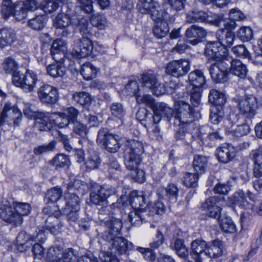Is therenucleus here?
<instances>
[{"mask_svg":"<svg viewBox=\"0 0 262 262\" xmlns=\"http://www.w3.org/2000/svg\"><path fill=\"white\" fill-rule=\"evenodd\" d=\"M144 145L141 141L128 139L124 143V160L126 168L130 170L131 176L136 181L142 183L145 181V173L138 168L142 161Z\"/></svg>","mask_w":262,"mask_h":262,"instance_id":"f257e3e1","label":"nucleus"},{"mask_svg":"<svg viewBox=\"0 0 262 262\" xmlns=\"http://www.w3.org/2000/svg\"><path fill=\"white\" fill-rule=\"evenodd\" d=\"M31 205L27 203L14 202L12 205L9 201L0 203V218L5 222L15 226L23 222V217L27 215L31 211Z\"/></svg>","mask_w":262,"mask_h":262,"instance_id":"f03ea898","label":"nucleus"},{"mask_svg":"<svg viewBox=\"0 0 262 262\" xmlns=\"http://www.w3.org/2000/svg\"><path fill=\"white\" fill-rule=\"evenodd\" d=\"M38 4L36 0H23L13 4L11 0H3L1 11L5 18L13 16L17 20L26 19L30 12L37 9Z\"/></svg>","mask_w":262,"mask_h":262,"instance_id":"7ed1b4c3","label":"nucleus"},{"mask_svg":"<svg viewBox=\"0 0 262 262\" xmlns=\"http://www.w3.org/2000/svg\"><path fill=\"white\" fill-rule=\"evenodd\" d=\"M121 203L117 200V202L112 203L108 205V202L106 204L101 205L99 208V219L100 221V227L99 230L103 232L104 230H113L115 233L121 230L122 223L120 220L115 218L111 216V214L113 213V209L118 208L121 207Z\"/></svg>","mask_w":262,"mask_h":262,"instance_id":"20e7f679","label":"nucleus"},{"mask_svg":"<svg viewBox=\"0 0 262 262\" xmlns=\"http://www.w3.org/2000/svg\"><path fill=\"white\" fill-rule=\"evenodd\" d=\"M121 230L115 233L113 230H104L101 232L99 243L102 246H107L108 249L114 250L119 254H125L129 248L127 241L118 235L120 233ZM106 249L105 247H103Z\"/></svg>","mask_w":262,"mask_h":262,"instance_id":"39448f33","label":"nucleus"},{"mask_svg":"<svg viewBox=\"0 0 262 262\" xmlns=\"http://www.w3.org/2000/svg\"><path fill=\"white\" fill-rule=\"evenodd\" d=\"M39 81L37 74L33 71L28 70L25 74L14 72L12 78L13 84L20 88L25 92H32Z\"/></svg>","mask_w":262,"mask_h":262,"instance_id":"423d86ee","label":"nucleus"},{"mask_svg":"<svg viewBox=\"0 0 262 262\" xmlns=\"http://www.w3.org/2000/svg\"><path fill=\"white\" fill-rule=\"evenodd\" d=\"M235 102L239 114L248 119L254 117L259 106L257 98L252 95H247L242 99H237Z\"/></svg>","mask_w":262,"mask_h":262,"instance_id":"0eeeda50","label":"nucleus"},{"mask_svg":"<svg viewBox=\"0 0 262 262\" xmlns=\"http://www.w3.org/2000/svg\"><path fill=\"white\" fill-rule=\"evenodd\" d=\"M175 112L173 116L181 125H190L194 118V110L189 104L183 101H178L174 103Z\"/></svg>","mask_w":262,"mask_h":262,"instance_id":"6e6552de","label":"nucleus"},{"mask_svg":"<svg viewBox=\"0 0 262 262\" xmlns=\"http://www.w3.org/2000/svg\"><path fill=\"white\" fill-rule=\"evenodd\" d=\"M19 110L10 102L5 103L0 116V125L18 126L22 120Z\"/></svg>","mask_w":262,"mask_h":262,"instance_id":"1a4fd4ad","label":"nucleus"},{"mask_svg":"<svg viewBox=\"0 0 262 262\" xmlns=\"http://www.w3.org/2000/svg\"><path fill=\"white\" fill-rule=\"evenodd\" d=\"M141 82L143 87L149 89L156 96H160L166 93L163 83L160 82L157 74L152 71H148L141 75Z\"/></svg>","mask_w":262,"mask_h":262,"instance_id":"9d476101","label":"nucleus"},{"mask_svg":"<svg viewBox=\"0 0 262 262\" xmlns=\"http://www.w3.org/2000/svg\"><path fill=\"white\" fill-rule=\"evenodd\" d=\"M137 102L139 103L145 104L152 108L155 114H161L166 117L169 120L173 116L174 111L171 108L164 102H155L151 95L138 96Z\"/></svg>","mask_w":262,"mask_h":262,"instance_id":"9b49d317","label":"nucleus"},{"mask_svg":"<svg viewBox=\"0 0 262 262\" xmlns=\"http://www.w3.org/2000/svg\"><path fill=\"white\" fill-rule=\"evenodd\" d=\"M119 136L108 133L105 129H100L98 133L97 142L102 145L108 152L115 153L120 148Z\"/></svg>","mask_w":262,"mask_h":262,"instance_id":"f8f14e48","label":"nucleus"},{"mask_svg":"<svg viewBox=\"0 0 262 262\" xmlns=\"http://www.w3.org/2000/svg\"><path fill=\"white\" fill-rule=\"evenodd\" d=\"M137 9L142 14H148L153 20H157L165 15V11L153 0H139Z\"/></svg>","mask_w":262,"mask_h":262,"instance_id":"ddd939ff","label":"nucleus"},{"mask_svg":"<svg viewBox=\"0 0 262 262\" xmlns=\"http://www.w3.org/2000/svg\"><path fill=\"white\" fill-rule=\"evenodd\" d=\"M228 69L229 63L226 58L212 63L209 69L212 80L216 83L224 82L227 81Z\"/></svg>","mask_w":262,"mask_h":262,"instance_id":"4468645a","label":"nucleus"},{"mask_svg":"<svg viewBox=\"0 0 262 262\" xmlns=\"http://www.w3.org/2000/svg\"><path fill=\"white\" fill-rule=\"evenodd\" d=\"M37 95L40 101L46 104H54L58 100V89L51 85L45 84L37 90Z\"/></svg>","mask_w":262,"mask_h":262,"instance_id":"2eb2a0df","label":"nucleus"},{"mask_svg":"<svg viewBox=\"0 0 262 262\" xmlns=\"http://www.w3.org/2000/svg\"><path fill=\"white\" fill-rule=\"evenodd\" d=\"M190 70L189 62L185 59L175 60L169 62L165 72L173 77L179 78L185 75Z\"/></svg>","mask_w":262,"mask_h":262,"instance_id":"dca6fc26","label":"nucleus"},{"mask_svg":"<svg viewBox=\"0 0 262 262\" xmlns=\"http://www.w3.org/2000/svg\"><path fill=\"white\" fill-rule=\"evenodd\" d=\"M227 53L228 49L222 45L218 40L217 41H209L206 45L205 53L210 58L226 59Z\"/></svg>","mask_w":262,"mask_h":262,"instance_id":"f3484780","label":"nucleus"},{"mask_svg":"<svg viewBox=\"0 0 262 262\" xmlns=\"http://www.w3.org/2000/svg\"><path fill=\"white\" fill-rule=\"evenodd\" d=\"M94 48L91 40L87 37H82L77 40L75 49L72 51L74 57L81 58L87 57L92 52Z\"/></svg>","mask_w":262,"mask_h":262,"instance_id":"a211bd4d","label":"nucleus"},{"mask_svg":"<svg viewBox=\"0 0 262 262\" xmlns=\"http://www.w3.org/2000/svg\"><path fill=\"white\" fill-rule=\"evenodd\" d=\"M71 209H79V198L74 192L65 193L64 197L58 203V209L60 211H68Z\"/></svg>","mask_w":262,"mask_h":262,"instance_id":"6ab92c4d","label":"nucleus"},{"mask_svg":"<svg viewBox=\"0 0 262 262\" xmlns=\"http://www.w3.org/2000/svg\"><path fill=\"white\" fill-rule=\"evenodd\" d=\"M236 150L231 145L224 144L216 150V155L219 161L223 163H227L234 159Z\"/></svg>","mask_w":262,"mask_h":262,"instance_id":"aec40b11","label":"nucleus"},{"mask_svg":"<svg viewBox=\"0 0 262 262\" xmlns=\"http://www.w3.org/2000/svg\"><path fill=\"white\" fill-rule=\"evenodd\" d=\"M207 35V31L203 28L195 25H192L187 29L185 35L188 38H192L189 42L195 46L200 43L202 39Z\"/></svg>","mask_w":262,"mask_h":262,"instance_id":"412c9836","label":"nucleus"},{"mask_svg":"<svg viewBox=\"0 0 262 262\" xmlns=\"http://www.w3.org/2000/svg\"><path fill=\"white\" fill-rule=\"evenodd\" d=\"M169 18L168 14L165 12V15L157 20H154L155 25L152 31L154 35L158 38L165 37L169 32V27L167 20Z\"/></svg>","mask_w":262,"mask_h":262,"instance_id":"4be33fe9","label":"nucleus"},{"mask_svg":"<svg viewBox=\"0 0 262 262\" xmlns=\"http://www.w3.org/2000/svg\"><path fill=\"white\" fill-rule=\"evenodd\" d=\"M217 197H210L202 203L201 207L202 209L208 211V214L210 217L219 219L221 208L217 205Z\"/></svg>","mask_w":262,"mask_h":262,"instance_id":"5701e85b","label":"nucleus"},{"mask_svg":"<svg viewBox=\"0 0 262 262\" xmlns=\"http://www.w3.org/2000/svg\"><path fill=\"white\" fill-rule=\"evenodd\" d=\"M67 49V43L61 39L55 40L51 47V54L53 59L57 62H60Z\"/></svg>","mask_w":262,"mask_h":262,"instance_id":"b1692460","label":"nucleus"},{"mask_svg":"<svg viewBox=\"0 0 262 262\" xmlns=\"http://www.w3.org/2000/svg\"><path fill=\"white\" fill-rule=\"evenodd\" d=\"M129 202L134 210L145 212L147 208L149 209L150 204H147V200L142 194L139 195L136 191H133L130 194Z\"/></svg>","mask_w":262,"mask_h":262,"instance_id":"393cba45","label":"nucleus"},{"mask_svg":"<svg viewBox=\"0 0 262 262\" xmlns=\"http://www.w3.org/2000/svg\"><path fill=\"white\" fill-rule=\"evenodd\" d=\"M206 243L201 239H195L191 244L190 254L195 262H202V254H205Z\"/></svg>","mask_w":262,"mask_h":262,"instance_id":"a878e982","label":"nucleus"},{"mask_svg":"<svg viewBox=\"0 0 262 262\" xmlns=\"http://www.w3.org/2000/svg\"><path fill=\"white\" fill-rule=\"evenodd\" d=\"M53 26L56 29H64L71 25H76L75 18L64 13H59L53 19Z\"/></svg>","mask_w":262,"mask_h":262,"instance_id":"bb28decb","label":"nucleus"},{"mask_svg":"<svg viewBox=\"0 0 262 262\" xmlns=\"http://www.w3.org/2000/svg\"><path fill=\"white\" fill-rule=\"evenodd\" d=\"M51 114L40 112L35 118V125L40 131L49 130L52 127Z\"/></svg>","mask_w":262,"mask_h":262,"instance_id":"cd10ccee","label":"nucleus"},{"mask_svg":"<svg viewBox=\"0 0 262 262\" xmlns=\"http://www.w3.org/2000/svg\"><path fill=\"white\" fill-rule=\"evenodd\" d=\"M227 62L229 63V69L232 74L241 78L246 76L248 72L247 67L241 60L234 59Z\"/></svg>","mask_w":262,"mask_h":262,"instance_id":"c85d7f7f","label":"nucleus"},{"mask_svg":"<svg viewBox=\"0 0 262 262\" xmlns=\"http://www.w3.org/2000/svg\"><path fill=\"white\" fill-rule=\"evenodd\" d=\"M32 235L24 231H20L16 237V246L18 251L24 252L30 248L32 245Z\"/></svg>","mask_w":262,"mask_h":262,"instance_id":"c756f323","label":"nucleus"},{"mask_svg":"<svg viewBox=\"0 0 262 262\" xmlns=\"http://www.w3.org/2000/svg\"><path fill=\"white\" fill-rule=\"evenodd\" d=\"M222 243L219 240H214L206 243L205 255L210 258H216L222 254Z\"/></svg>","mask_w":262,"mask_h":262,"instance_id":"7c9ffc66","label":"nucleus"},{"mask_svg":"<svg viewBox=\"0 0 262 262\" xmlns=\"http://www.w3.org/2000/svg\"><path fill=\"white\" fill-rule=\"evenodd\" d=\"M179 189L176 184H169L165 188H161L158 190V194L161 198L176 201L178 196Z\"/></svg>","mask_w":262,"mask_h":262,"instance_id":"2f4dec72","label":"nucleus"},{"mask_svg":"<svg viewBox=\"0 0 262 262\" xmlns=\"http://www.w3.org/2000/svg\"><path fill=\"white\" fill-rule=\"evenodd\" d=\"M16 39L15 31L11 28L0 29V46L2 47L12 44Z\"/></svg>","mask_w":262,"mask_h":262,"instance_id":"473e14b6","label":"nucleus"},{"mask_svg":"<svg viewBox=\"0 0 262 262\" xmlns=\"http://www.w3.org/2000/svg\"><path fill=\"white\" fill-rule=\"evenodd\" d=\"M216 37L226 49L232 46L235 39V35L232 31H225L224 30H219L216 32Z\"/></svg>","mask_w":262,"mask_h":262,"instance_id":"72a5a7b5","label":"nucleus"},{"mask_svg":"<svg viewBox=\"0 0 262 262\" xmlns=\"http://www.w3.org/2000/svg\"><path fill=\"white\" fill-rule=\"evenodd\" d=\"M51 118L52 126H56L59 128H69L70 126V121L63 112L51 113Z\"/></svg>","mask_w":262,"mask_h":262,"instance_id":"f704fd0d","label":"nucleus"},{"mask_svg":"<svg viewBox=\"0 0 262 262\" xmlns=\"http://www.w3.org/2000/svg\"><path fill=\"white\" fill-rule=\"evenodd\" d=\"M60 212L55 211L52 215H49L46 221V229L49 231L52 234H56L58 232L61 225H56L58 222V218L60 215Z\"/></svg>","mask_w":262,"mask_h":262,"instance_id":"c9c22d12","label":"nucleus"},{"mask_svg":"<svg viewBox=\"0 0 262 262\" xmlns=\"http://www.w3.org/2000/svg\"><path fill=\"white\" fill-rule=\"evenodd\" d=\"M190 84L193 88H200L203 85L205 82V79L202 72L199 70L190 72L188 76Z\"/></svg>","mask_w":262,"mask_h":262,"instance_id":"e433bc0d","label":"nucleus"},{"mask_svg":"<svg viewBox=\"0 0 262 262\" xmlns=\"http://www.w3.org/2000/svg\"><path fill=\"white\" fill-rule=\"evenodd\" d=\"M170 248L175 251L180 257L185 259L188 257V250L183 239H176L173 243L171 244Z\"/></svg>","mask_w":262,"mask_h":262,"instance_id":"4c0bfd02","label":"nucleus"},{"mask_svg":"<svg viewBox=\"0 0 262 262\" xmlns=\"http://www.w3.org/2000/svg\"><path fill=\"white\" fill-rule=\"evenodd\" d=\"M208 15L204 11L193 9L187 14L186 21L189 23L203 22L207 20Z\"/></svg>","mask_w":262,"mask_h":262,"instance_id":"58836bf2","label":"nucleus"},{"mask_svg":"<svg viewBox=\"0 0 262 262\" xmlns=\"http://www.w3.org/2000/svg\"><path fill=\"white\" fill-rule=\"evenodd\" d=\"M232 204L234 206H238L242 209H246L249 207V203L246 200L245 193L242 190L234 193L231 198Z\"/></svg>","mask_w":262,"mask_h":262,"instance_id":"ea45409f","label":"nucleus"},{"mask_svg":"<svg viewBox=\"0 0 262 262\" xmlns=\"http://www.w3.org/2000/svg\"><path fill=\"white\" fill-rule=\"evenodd\" d=\"M178 124L180 128L175 135L176 139L177 140L183 141L186 145L190 144L192 141L193 136L187 131V127L189 125H184L182 126L181 124Z\"/></svg>","mask_w":262,"mask_h":262,"instance_id":"a19ab883","label":"nucleus"},{"mask_svg":"<svg viewBox=\"0 0 262 262\" xmlns=\"http://www.w3.org/2000/svg\"><path fill=\"white\" fill-rule=\"evenodd\" d=\"M62 191L60 188L56 187L49 189L45 196V200L47 203L49 202L56 203V206L58 208V203L63 198H61Z\"/></svg>","mask_w":262,"mask_h":262,"instance_id":"79ce46f5","label":"nucleus"},{"mask_svg":"<svg viewBox=\"0 0 262 262\" xmlns=\"http://www.w3.org/2000/svg\"><path fill=\"white\" fill-rule=\"evenodd\" d=\"M208 160L206 157L202 155H195L193 157V166L194 170L198 173L202 174L207 166Z\"/></svg>","mask_w":262,"mask_h":262,"instance_id":"37998d69","label":"nucleus"},{"mask_svg":"<svg viewBox=\"0 0 262 262\" xmlns=\"http://www.w3.org/2000/svg\"><path fill=\"white\" fill-rule=\"evenodd\" d=\"M80 73L84 79L90 80L96 77L97 70L91 63L85 62L81 66Z\"/></svg>","mask_w":262,"mask_h":262,"instance_id":"c03bdc74","label":"nucleus"},{"mask_svg":"<svg viewBox=\"0 0 262 262\" xmlns=\"http://www.w3.org/2000/svg\"><path fill=\"white\" fill-rule=\"evenodd\" d=\"M47 71L48 75L53 78L62 77L66 73V68L61 64L56 63L51 64L47 67Z\"/></svg>","mask_w":262,"mask_h":262,"instance_id":"a18cd8bd","label":"nucleus"},{"mask_svg":"<svg viewBox=\"0 0 262 262\" xmlns=\"http://www.w3.org/2000/svg\"><path fill=\"white\" fill-rule=\"evenodd\" d=\"M209 101L216 106H222L226 102L225 96L224 93L212 89L210 91L209 96Z\"/></svg>","mask_w":262,"mask_h":262,"instance_id":"49530a36","label":"nucleus"},{"mask_svg":"<svg viewBox=\"0 0 262 262\" xmlns=\"http://www.w3.org/2000/svg\"><path fill=\"white\" fill-rule=\"evenodd\" d=\"M73 99L76 103L83 106L90 105L92 101L91 95L85 92L74 93L73 95Z\"/></svg>","mask_w":262,"mask_h":262,"instance_id":"de8ad7c7","label":"nucleus"},{"mask_svg":"<svg viewBox=\"0 0 262 262\" xmlns=\"http://www.w3.org/2000/svg\"><path fill=\"white\" fill-rule=\"evenodd\" d=\"M92 25L100 30H104L107 26V21L103 14H96L92 15L90 18Z\"/></svg>","mask_w":262,"mask_h":262,"instance_id":"09e8293b","label":"nucleus"},{"mask_svg":"<svg viewBox=\"0 0 262 262\" xmlns=\"http://www.w3.org/2000/svg\"><path fill=\"white\" fill-rule=\"evenodd\" d=\"M75 23L78 27L80 33L82 37L89 38L92 34L91 32V28L89 26V22L88 20L84 18H81L79 19L75 18Z\"/></svg>","mask_w":262,"mask_h":262,"instance_id":"8fccbe9b","label":"nucleus"},{"mask_svg":"<svg viewBox=\"0 0 262 262\" xmlns=\"http://www.w3.org/2000/svg\"><path fill=\"white\" fill-rule=\"evenodd\" d=\"M101 162L98 154L94 151H90L85 164L90 169L97 168Z\"/></svg>","mask_w":262,"mask_h":262,"instance_id":"3c124183","label":"nucleus"},{"mask_svg":"<svg viewBox=\"0 0 262 262\" xmlns=\"http://www.w3.org/2000/svg\"><path fill=\"white\" fill-rule=\"evenodd\" d=\"M110 108L112 116L122 121L126 114L123 105L119 102H114L111 104Z\"/></svg>","mask_w":262,"mask_h":262,"instance_id":"603ef678","label":"nucleus"},{"mask_svg":"<svg viewBox=\"0 0 262 262\" xmlns=\"http://www.w3.org/2000/svg\"><path fill=\"white\" fill-rule=\"evenodd\" d=\"M199 173L185 172L183 177V183L187 187H195L197 186Z\"/></svg>","mask_w":262,"mask_h":262,"instance_id":"864d4df0","label":"nucleus"},{"mask_svg":"<svg viewBox=\"0 0 262 262\" xmlns=\"http://www.w3.org/2000/svg\"><path fill=\"white\" fill-rule=\"evenodd\" d=\"M144 212L134 210L128 213V219L133 226H138L141 225L142 221L145 220Z\"/></svg>","mask_w":262,"mask_h":262,"instance_id":"5fc2aeb1","label":"nucleus"},{"mask_svg":"<svg viewBox=\"0 0 262 262\" xmlns=\"http://www.w3.org/2000/svg\"><path fill=\"white\" fill-rule=\"evenodd\" d=\"M79 257L77 252L72 248L65 249L62 253L60 257L61 262H75Z\"/></svg>","mask_w":262,"mask_h":262,"instance_id":"6e6d98bb","label":"nucleus"},{"mask_svg":"<svg viewBox=\"0 0 262 262\" xmlns=\"http://www.w3.org/2000/svg\"><path fill=\"white\" fill-rule=\"evenodd\" d=\"M136 250L140 252L144 259L148 262H154L156 259L157 255L156 252L150 247L144 248L137 247Z\"/></svg>","mask_w":262,"mask_h":262,"instance_id":"4d7b16f0","label":"nucleus"},{"mask_svg":"<svg viewBox=\"0 0 262 262\" xmlns=\"http://www.w3.org/2000/svg\"><path fill=\"white\" fill-rule=\"evenodd\" d=\"M46 23V16L38 15L34 18L29 20L28 25L32 29L35 30H40L45 26Z\"/></svg>","mask_w":262,"mask_h":262,"instance_id":"13d9d810","label":"nucleus"},{"mask_svg":"<svg viewBox=\"0 0 262 262\" xmlns=\"http://www.w3.org/2000/svg\"><path fill=\"white\" fill-rule=\"evenodd\" d=\"M69 128L76 134L84 138L88 133V129L85 125L77 121L70 124Z\"/></svg>","mask_w":262,"mask_h":262,"instance_id":"bf43d9fd","label":"nucleus"},{"mask_svg":"<svg viewBox=\"0 0 262 262\" xmlns=\"http://www.w3.org/2000/svg\"><path fill=\"white\" fill-rule=\"evenodd\" d=\"M250 132V127L246 123L237 125L235 127L232 126L231 134L236 137H241L247 135Z\"/></svg>","mask_w":262,"mask_h":262,"instance_id":"052dcab7","label":"nucleus"},{"mask_svg":"<svg viewBox=\"0 0 262 262\" xmlns=\"http://www.w3.org/2000/svg\"><path fill=\"white\" fill-rule=\"evenodd\" d=\"M61 252V249L59 246L51 247L48 249L47 253V258L53 262H59L61 257L59 255Z\"/></svg>","mask_w":262,"mask_h":262,"instance_id":"680f3d73","label":"nucleus"},{"mask_svg":"<svg viewBox=\"0 0 262 262\" xmlns=\"http://www.w3.org/2000/svg\"><path fill=\"white\" fill-rule=\"evenodd\" d=\"M238 38L243 41L250 40L253 38V32L251 28L249 27H242L237 32Z\"/></svg>","mask_w":262,"mask_h":262,"instance_id":"e2e57ef3","label":"nucleus"},{"mask_svg":"<svg viewBox=\"0 0 262 262\" xmlns=\"http://www.w3.org/2000/svg\"><path fill=\"white\" fill-rule=\"evenodd\" d=\"M220 226L222 230L226 233H234L236 231V227L232 220L229 217H226L222 220Z\"/></svg>","mask_w":262,"mask_h":262,"instance_id":"0e129e2a","label":"nucleus"},{"mask_svg":"<svg viewBox=\"0 0 262 262\" xmlns=\"http://www.w3.org/2000/svg\"><path fill=\"white\" fill-rule=\"evenodd\" d=\"M70 163L69 160L66 155L58 154L52 160V164L56 168L63 167L68 166Z\"/></svg>","mask_w":262,"mask_h":262,"instance_id":"69168bd1","label":"nucleus"},{"mask_svg":"<svg viewBox=\"0 0 262 262\" xmlns=\"http://www.w3.org/2000/svg\"><path fill=\"white\" fill-rule=\"evenodd\" d=\"M4 69L7 74L12 73L14 75V72H17V64L15 61L11 57H8L5 60L3 64Z\"/></svg>","mask_w":262,"mask_h":262,"instance_id":"338daca9","label":"nucleus"},{"mask_svg":"<svg viewBox=\"0 0 262 262\" xmlns=\"http://www.w3.org/2000/svg\"><path fill=\"white\" fill-rule=\"evenodd\" d=\"M41 7L46 13H51L57 10L59 4L54 0H45L42 2Z\"/></svg>","mask_w":262,"mask_h":262,"instance_id":"774afa93","label":"nucleus"}]
</instances>
